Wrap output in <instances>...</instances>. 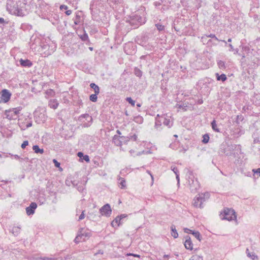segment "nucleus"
Here are the masks:
<instances>
[{
  "label": "nucleus",
  "mask_w": 260,
  "mask_h": 260,
  "mask_svg": "<svg viewBox=\"0 0 260 260\" xmlns=\"http://www.w3.org/2000/svg\"><path fill=\"white\" fill-rule=\"evenodd\" d=\"M126 255H127V256L132 255V256H133L134 257H139L140 256L139 255L136 254H132V253H127L126 254Z\"/></svg>",
  "instance_id": "61"
},
{
  "label": "nucleus",
  "mask_w": 260,
  "mask_h": 260,
  "mask_svg": "<svg viewBox=\"0 0 260 260\" xmlns=\"http://www.w3.org/2000/svg\"><path fill=\"white\" fill-rule=\"evenodd\" d=\"M38 259H41V260H55V258L54 257H41L39 258Z\"/></svg>",
  "instance_id": "44"
},
{
  "label": "nucleus",
  "mask_w": 260,
  "mask_h": 260,
  "mask_svg": "<svg viewBox=\"0 0 260 260\" xmlns=\"http://www.w3.org/2000/svg\"><path fill=\"white\" fill-rule=\"evenodd\" d=\"M171 169L172 171H173L174 172V173L175 174V175L179 173V171L176 167L172 166Z\"/></svg>",
  "instance_id": "46"
},
{
  "label": "nucleus",
  "mask_w": 260,
  "mask_h": 260,
  "mask_svg": "<svg viewBox=\"0 0 260 260\" xmlns=\"http://www.w3.org/2000/svg\"><path fill=\"white\" fill-rule=\"evenodd\" d=\"M165 117V115L159 116V114H157L156 117L155 118V127L156 128H158V127L161 125L162 123H163Z\"/></svg>",
  "instance_id": "14"
},
{
  "label": "nucleus",
  "mask_w": 260,
  "mask_h": 260,
  "mask_svg": "<svg viewBox=\"0 0 260 260\" xmlns=\"http://www.w3.org/2000/svg\"><path fill=\"white\" fill-rule=\"evenodd\" d=\"M60 10H67L68 9V7L66 5H61L60 7Z\"/></svg>",
  "instance_id": "59"
},
{
  "label": "nucleus",
  "mask_w": 260,
  "mask_h": 260,
  "mask_svg": "<svg viewBox=\"0 0 260 260\" xmlns=\"http://www.w3.org/2000/svg\"><path fill=\"white\" fill-rule=\"evenodd\" d=\"M215 75L217 80L218 81H222V82H224L227 80L226 76L224 74L219 75L218 73H216Z\"/></svg>",
  "instance_id": "20"
},
{
  "label": "nucleus",
  "mask_w": 260,
  "mask_h": 260,
  "mask_svg": "<svg viewBox=\"0 0 260 260\" xmlns=\"http://www.w3.org/2000/svg\"><path fill=\"white\" fill-rule=\"evenodd\" d=\"M205 36L207 38H211L212 39H214L216 41L223 42L225 45L227 44V42L224 40H219L214 34H211L210 35H205Z\"/></svg>",
  "instance_id": "25"
},
{
  "label": "nucleus",
  "mask_w": 260,
  "mask_h": 260,
  "mask_svg": "<svg viewBox=\"0 0 260 260\" xmlns=\"http://www.w3.org/2000/svg\"><path fill=\"white\" fill-rule=\"evenodd\" d=\"M11 94L7 89H3L2 91V99L5 102H8L10 99Z\"/></svg>",
  "instance_id": "15"
},
{
  "label": "nucleus",
  "mask_w": 260,
  "mask_h": 260,
  "mask_svg": "<svg viewBox=\"0 0 260 260\" xmlns=\"http://www.w3.org/2000/svg\"><path fill=\"white\" fill-rule=\"evenodd\" d=\"M129 139L128 137L115 135L113 138V142L115 145L119 146L122 145V142L128 141Z\"/></svg>",
  "instance_id": "9"
},
{
  "label": "nucleus",
  "mask_w": 260,
  "mask_h": 260,
  "mask_svg": "<svg viewBox=\"0 0 260 260\" xmlns=\"http://www.w3.org/2000/svg\"><path fill=\"white\" fill-rule=\"evenodd\" d=\"M229 46L230 48V49H229L230 51H233L234 50V48L233 45L231 44H229Z\"/></svg>",
  "instance_id": "62"
},
{
  "label": "nucleus",
  "mask_w": 260,
  "mask_h": 260,
  "mask_svg": "<svg viewBox=\"0 0 260 260\" xmlns=\"http://www.w3.org/2000/svg\"><path fill=\"white\" fill-rule=\"evenodd\" d=\"M243 119V117L242 115H237V121L238 122V120L242 121Z\"/></svg>",
  "instance_id": "58"
},
{
  "label": "nucleus",
  "mask_w": 260,
  "mask_h": 260,
  "mask_svg": "<svg viewBox=\"0 0 260 260\" xmlns=\"http://www.w3.org/2000/svg\"><path fill=\"white\" fill-rule=\"evenodd\" d=\"M46 93L47 94L50 95V96H52L54 93V91L52 89H49L46 91Z\"/></svg>",
  "instance_id": "50"
},
{
  "label": "nucleus",
  "mask_w": 260,
  "mask_h": 260,
  "mask_svg": "<svg viewBox=\"0 0 260 260\" xmlns=\"http://www.w3.org/2000/svg\"><path fill=\"white\" fill-rule=\"evenodd\" d=\"M205 201L204 198H203L200 194L197 196L193 200V206L196 208H203V203Z\"/></svg>",
  "instance_id": "11"
},
{
  "label": "nucleus",
  "mask_w": 260,
  "mask_h": 260,
  "mask_svg": "<svg viewBox=\"0 0 260 260\" xmlns=\"http://www.w3.org/2000/svg\"><path fill=\"white\" fill-rule=\"evenodd\" d=\"M49 105L51 108L55 109L57 108L58 103L56 100H52L49 101Z\"/></svg>",
  "instance_id": "23"
},
{
  "label": "nucleus",
  "mask_w": 260,
  "mask_h": 260,
  "mask_svg": "<svg viewBox=\"0 0 260 260\" xmlns=\"http://www.w3.org/2000/svg\"><path fill=\"white\" fill-rule=\"evenodd\" d=\"M120 179L121 180V182L120 183V184L121 185V188L124 189L126 187V182H125V181L123 178H120Z\"/></svg>",
  "instance_id": "41"
},
{
  "label": "nucleus",
  "mask_w": 260,
  "mask_h": 260,
  "mask_svg": "<svg viewBox=\"0 0 260 260\" xmlns=\"http://www.w3.org/2000/svg\"><path fill=\"white\" fill-rule=\"evenodd\" d=\"M211 127H212V128L213 129V130L214 131V132H218V133H220V129L217 126V125L216 124V121L215 120H213L211 123Z\"/></svg>",
  "instance_id": "22"
},
{
  "label": "nucleus",
  "mask_w": 260,
  "mask_h": 260,
  "mask_svg": "<svg viewBox=\"0 0 260 260\" xmlns=\"http://www.w3.org/2000/svg\"><path fill=\"white\" fill-rule=\"evenodd\" d=\"M145 18H143L137 15L133 16V17L129 20V24L133 27L134 28H137L139 25L142 23H145Z\"/></svg>",
  "instance_id": "8"
},
{
  "label": "nucleus",
  "mask_w": 260,
  "mask_h": 260,
  "mask_svg": "<svg viewBox=\"0 0 260 260\" xmlns=\"http://www.w3.org/2000/svg\"><path fill=\"white\" fill-rule=\"evenodd\" d=\"M126 101L128 102L132 106H135V101H134L131 97H127Z\"/></svg>",
  "instance_id": "40"
},
{
  "label": "nucleus",
  "mask_w": 260,
  "mask_h": 260,
  "mask_svg": "<svg viewBox=\"0 0 260 260\" xmlns=\"http://www.w3.org/2000/svg\"><path fill=\"white\" fill-rule=\"evenodd\" d=\"M79 120L83 123V127H87L91 124L92 118L88 114H84L79 117Z\"/></svg>",
  "instance_id": "6"
},
{
  "label": "nucleus",
  "mask_w": 260,
  "mask_h": 260,
  "mask_svg": "<svg viewBox=\"0 0 260 260\" xmlns=\"http://www.w3.org/2000/svg\"><path fill=\"white\" fill-rule=\"evenodd\" d=\"M21 110V108L20 107H17L6 110L5 112L6 118L9 120L16 119L18 117V114Z\"/></svg>",
  "instance_id": "5"
},
{
  "label": "nucleus",
  "mask_w": 260,
  "mask_h": 260,
  "mask_svg": "<svg viewBox=\"0 0 260 260\" xmlns=\"http://www.w3.org/2000/svg\"><path fill=\"white\" fill-rule=\"evenodd\" d=\"M191 234L200 241L201 240V235L198 231H193Z\"/></svg>",
  "instance_id": "33"
},
{
  "label": "nucleus",
  "mask_w": 260,
  "mask_h": 260,
  "mask_svg": "<svg viewBox=\"0 0 260 260\" xmlns=\"http://www.w3.org/2000/svg\"><path fill=\"white\" fill-rule=\"evenodd\" d=\"M82 239H80V235L78 234V233L77 234V236L76 237V238H75L74 239V242L76 243V244H78L79 243L81 240H82Z\"/></svg>",
  "instance_id": "43"
},
{
  "label": "nucleus",
  "mask_w": 260,
  "mask_h": 260,
  "mask_svg": "<svg viewBox=\"0 0 260 260\" xmlns=\"http://www.w3.org/2000/svg\"><path fill=\"white\" fill-rule=\"evenodd\" d=\"M188 185L191 192H196L200 188V184L197 178H196L192 172L188 173Z\"/></svg>",
  "instance_id": "3"
},
{
  "label": "nucleus",
  "mask_w": 260,
  "mask_h": 260,
  "mask_svg": "<svg viewBox=\"0 0 260 260\" xmlns=\"http://www.w3.org/2000/svg\"><path fill=\"white\" fill-rule=\"evenodd\" d=\"M6 7L10 13L22 17L28 14L30 7L25 3L18 0H7Z\"/></svg>",
  "instance_id": "1"
},
{
  "label": "nucleus",
  "mask_w": 260,
  "mask_h": 260,
  "mask_svg": "<svg viewBox=\"0 0 260 260\" xmlns=\"http://www.w3.org/2000/svg\"><path fill=\"white\" fill-rule=\"evenodd\" d=\"M252 172L254 173V174H257L260 176V168H258L257 169H253Z\"/></svg>",
  "instance_id": "53"
},
{
  "label": "nucleus",
  "mask_w": 260,
  "mask_h": 260,
  "mask_svg": "<svg viewBox=\"0 0 260 260\" xmlns=\"http://www.w3.org/2000/svg\"><path fill=\"white\" fill-rule=\"evenodd\" d=\"M90 87L91 88L93 89V90L94 91V93H95L96 94H99L100 93L99 87L97 85H96L95 83H91L90 84Z\"/></svg>",
  "instance_id": "26"
},
{
  "label": "nucleus",
  "mask_w": 260,
  "mask_h": 260,
  "mask_svg": "<svg viewBox=\"0 0 260 260\" xmlns=\"http://www.w3.org/2000/svg\"><path fill=\"white\" fill-rule=\"evenodd\" d=\"M240 48H241L242 52L243 53H245L246 54H248L250 52V49L249 47L248 46H245V45H243L241 44L240 46Z\"/></svg>",
  "instance_id": "24"
},
{
  "label": "nucleus",
  "mask_w": 260,
  "mask_h": 260,
  "mask_svg": "<svg viewBox=\"0 0 260 260\" xmlns=\"http://www.w3.org/2000/svg\"><path fill=\"white\" fill-rule=\"evenodd\" d=\"M53 162L54 163L55 166L56 167H59L60 166V163L58 162L56 159H53Z\"/></svg>",
  "instance_id": "57"
},
{
  "label": "nucleus",
  "mask_w": 260,
  "mask_h": 260,
  "mask_svg": "<svg viewBox=\"0 0 260 260\" xmlns=\"http://www.w3.org/2000/svg\"><path fill=\"white\" fill-rule=\"evenodd\" d=\"M184 246L187 249L190 250L193 249V243L191 240L190 237L188 236L185 237Z\"/></svg>",
  "instance_id": "16"
},
{
  "label": "nucleus",
  "mask_w": 260,
  "mask_h": 260,
  "mask_svg": "<svg viewBox=\"0 0 260 260\" xmlns=\"http://www.w3.org/2000/svg\"><path fill=\"white\" fill-rule=\"evenodd\" d=\"M80 38L83 41L88 40V36L87 34L85 33L84 35L81 36Z\"/></svg>",
  "instance_id": "42"
},
{
  "label": "nucleus",
  "mask_w": 260,
  "mask_h": 260,
  "mask_svg": "<svg viewBox=\"0 0 260 260\" xmlns=\"http://www.w3.org/2000/svg\"><path fill=\"white\" fill-rule=\"evenodd\" d=\"M137 138V136L136 135H134L132 136H131V139H133L134 141H136Z\"/></svg>",
  "instance_id": "64"
},
{
  "label": "nucleus",
  "mask_w": 260,
  "mask_h": 260,
  "mask_svg": "<svg viewBox=\"0 0 260 260\" xmlns=\"http://www.w3.org/2000/svg\"><path fill=\"white\" fill-rule=\"evenodd\" d=\"M254 140H253V143H260V140L258 138H257V137H254L253 138Z\"/></svg>",
  "instance_id": "56"
},
{
  "label": "nucleus",
  "mask_w": 260,
  "mask_h": 260,
  "mask_svg": "<svg viewBox=\"0 0 260 260\" xmlns=\"http://www.w3.org/2000/svg\"><path fill=\"white\" fill-rule=\"evenodd\" d=\"M81 23L80 21V17L79 15H76L75 19H74V24L75 25H79Z\"/></svg>",
  "instance_id": "39"
},
{
  "label": "nucleus",
  "mask_w": 260,
  "mask_h": 260,
  "mask_svg": "<svg viewBox=\"0 0 260 260\" xmlns=\"http://www.w3.org/2000/svg\"><path fill=\"white\" fill-rule=\"evenodd\" d=\"M134 73L137 77H140L142 75V71L137 68H136L134 70Z\"/></svg>",
  "instance_id": "35"
},
{
  "label": "nucleus",
  "mask_w": 260,
  "mask_h": 260,
  "mask_svg": "<svg viewBox=\"0 0 260 260\" xmlns=\"http://www.w3.org/2000/svg\"><path fill=\"white\" fill-rule=\"evenodd\" d=\"M80 236V239H82L83 241L85 240V238H88L91 236L90 232L88 230H84L83 228H80L78 232Z\"/></svg>",
  "instance_id": "12"
},
{
  "label": "nucleus",
  "mask_w": 260,
  "mask_h": 260,
  "mask_svg": "<svg viewBox=\"0 0 260 260\" xmlns=\"http://www.w3.org/2000/svg\"><path fill=\"white\" fill-rule=\"evenodd\" d=\"M155 26L159 31L164 30L165 29V26L161 24L160 23L155 24Z\"/></svg>",
  "instance_id": "36"
},
{
  "label": "nucleus",
  "mask_w": 260,
  "mask_h": 260,
  "mask_svg": "<svg viewBox=\"0 0 260 260\" xmlns=\"http://www.w3.org/2000/svg\"><path fill=\"white\" fill-rule=\"evenodd\" d=\"M184 232L188 233V234H191V233H192V232L193 231L190 230L189 229H187V228H185L184 229Z\"/></svg>",
  "instance_id": "55"
},
{
  "label": "nucleus",
  "mask_w": 260,
  "mask_h": 260,
  "mask_svg": "<svg viewBox=\"0 0 260 260\" xmlns=\"http://www.w3.org/2000/svg\"><path fill=\"white\" fill-rule=\"evenodd\" d=\"M171 235L173 236L174 238H177L178 237V234L177 233V231L176 229V227L174 225L172 224L171 226Z\"/></svg>",
  "instance_id": "21"
},
{
  "label": "nucleus",
  "mask_w": 260,
  "mask_h": 260,
  "mask_svg": "<svg viewBox=\"0 0 260 260\" xmlns=\"http://www.w3.org/2000/svg\"><path fill=\"white\" fill-rule=\"evenodd\" d=\"M156 150V147L151 143H147V153H153Z\"/></svg>",
  "instance_id": "18"
},
{
  "label": "nucleus",
  "mask_w": 260,
  "mask_h": 260,
  "mask_svg": "<svg viewBox=\"0 0 260 260\" xmlns=\"http://www.w3.org/2000/svg\"><path fill=\"white\" fill-rule=\"evenodd\" d=\"M233 51H234V54H238L239 55H240V53H239V49L238 48L234 49Z\"/></svg>",
  "instance_id": "60"
},
{
  "label": "nucleus",
  "mask_w": 260,
  "mask_h": 260,
  "mask_svg": "<svg viewBox=\"0 0 260 260\" xmlns=\"http://www.w3.org/2000/svg\"><path fill=\"white\" fill-rule=\"evenodd\" d=\"M217 65L220 69L224 70L226 68L225 63L222 60H219L217 62Z\"/></svg>",
  "instance_id": "32"
},
{
  "label": "nucleus",
  "mask_w": 260,
  "mask_h": 260,
  "mask_svg": "<svg viewBox=\"0 0 260 260\" xmlns=\"http://www.w3.org/2000/svg\"><path fill=\"white\" fill-rule=\"evenodd\" d=\"M72 12V10H67V11L65 12V13H66V15H71V14Z\"/></svg>",
  "instance_id": "63"
},
{
  "label": "nucleus",
  "mask_w": 260,
  "mask_h": 260,
  "mask_svg": "<svg viewBox=\"0 0 260 260\" xmlns=\"http://www.w3.org/2000/svg\"><path fill=\"white\" fill-rule=\"evenodd\" d=\"M103 5L101 0H94L90 5V9L92 13H96L98 11L103 10Z\"/></svg>",
  "instance_id": "7"
},
{
  "label": "nucleus",
  "mask_w": 260,
  "mask_h": 260,
  "mask_svg": "<svg viewBox=\"0 0 260 260\" xmlns=\"http://www.w3.org/2000/svg\"><path fill=\"white\" fill-rule=\"evenodd\" d=\"M83 159L84 160H85L86 162H89V161L90 159H89V157L88 155H83Z\"/></svg>",
  "instance_id": "54"
},
{
  "label": "nucleus",
  "mask_w": 260,
  "mask_h": 260,
  "mask_svg": "<svg viewBox=\"0 0 260 260\" xmlns=\"http://www.w3.org/2000/svg\"><path fill=\"white\" fill-rule=\"evenodd\" d=\"M237 147H241L240 145H237L233 144H229L227 142L222 143L219 148V153H223L226 156L231 155L233 154V151L237 148Z\"/></svg>",
  "instance_id": "2"
},
{
  "label": "nucleus",
  "mask_w": 260,
  "mask_h": 260,
  "mask_svg": "<svg viewBox=\"0 0 260 260\" xmlns=\"http://www.w3.org/2000/svg\"><path fill=\"white\" fill-rule=\"evenodd\" d=\"M121 219L119 216H117L115 218V219L111 222V225L114 227L115 226H119L120 224V222Z\"/></svg>",
  "instance_id": "28"
},
{
  "label": "nucleus",
  "mask_w": 260,
  "mask_h": 260,
  "mask_svg": "<svg viewBox=\"0 0 260 260\" xmlns=\"http://www.w3.org/2000/svg\"><path fill=\"white\" fill-rule=\"evenodd\" d=\"M244 134V130H242L239 128H237L235 129V130L234 131L233 135L235 138H238V137H240L241 135H243Z\"/></svg>",
  "instance_id": "19"
},
{
  "label": "nucleus",
  "mask_w": 260,
  "mask_h": 260,
  "mask_svg": "<svg viewBox=\"0 0 260 260\" xmlns=\"http://www.w3.org/2000/svg\"><path fill=\"white\" fill-rule=\"evenodd\" d=\"M203 198H204V200H205V198H208L209 197V193L208 192H205L204 194H200Z\"/></svg>",
  "instance_id": "52"
},
{
  "label": "nucleus",
  "mask_w": 260,
  "mask_h": 260,
  "mask_svg": "<svg viewBox=\"0 0 260 260\" xmlns=\"http://www.w3.org/2000/svg\"><path fill=\"white\" fill-rule=\"evenodd\" d=\"M20 227L19 226H14L12 228L11 233L14 235L17 236L19 234L20 231Z\"/></svg>",
  "instance_id": "27"
},
{
  "label": "nucleus",
  "mask_w": 260,
  "mask_h": 260,
  "mask_svg": "<svg viewBox=\"0 0 260 260\" xmlns=\"http://www.w3.org/2000/svg\"><path fill=\"white\" fill-rule=\"evenodd\" d=\"M32 149L36 153H41L42 154L44 152L43 149H40L38 145H34L32 147Z\"/></svg>",
  "instance_id": "30"
},
{
  "label": "nucleus",
  "mask_w": 260,
  "mask_h": 260,
  "mask_svg": "<svg viewBox=\"0 0 260 260\" xmlns=\"http://www.w3.org/2000/svg\"><path fill=\"white\" fill-rule=\"evenodd\" d=\"M19 62L21 66L24 67H30L32 65V62L28 59L24 60L21 58L19 60Z\"/></svg>",
  "instance_id": "17"
},
{
  "label": "nucleus",
  "mask_w": 260,
  "mask_h": 260,
  "mask_svg": "<svg viewBox=\"0 0 260 260\" xmlns=\"http://www.w3.org/2000/svg\"><path fill=\"white\" fill-rule=\"evenodd\" d=\"M9 154L11 155V156H13L14 158L16 159H19L20 161H22L23 160L22 158H21L19 155H18L17 154L13 155V154H11L10 153Z\"/></svg>",
  "instance_id": "47"
},
{
  "label": "nucleus",
  "mask_w": 260,
  "mask_h": 260,
  "mask_svg": "<svg viewBox=\"0 0 260 260\" xmlns=\"http://www.w3.org/2000/svg\"><path fill=\"white\" fill-rule=\"evenodd\" d=\"M100 212L102 216H105L106 217L110 216L112 213V210L110 205L109 204H107L104 205L100 209Z\"/></svg>",
  "instance_id": "10"
},
{
  "label": "nucleus",
  "mask_w": 260,
  "mask_h": 260,
  "mask_svg": "<svg viewBox=\"0 0 260 260\" xmlns=\"http://www.w3.org/2000/svg\"><path fill=\"white\" fill-rule=\"evenodd\" d=\"M203 139L202 140V142L204 144H206L209 142V136L208 134H205L203 135Z\"/></svg>",
  "instance_id": "38"
},
{
  "label": "nucleus",
  "mask_w": 260,
  "mask_h": 260,
  "mask_svg": "<svg viewBox=\"0 0 260 260\" xmlns=\"http://www.w3.org/2000/svg\"><path fill=\"white\" fill-rule=\"evenodd\" d=\"M189 260H203V257L198 255H193Z\"/></svg>",
  "instance_id": "37"
},
{
  "label": "nucleus",
  "mask_w": 260,
  "mask_h": 260,
  "mask_svg": "<svg viewBox=\"0 0 260 260\" xmlns=\"http://www.w3.org/2000/svg\"><path fill=\"white\" fill-rule=\"evenodd\" d=\"M163 124L165 125L168 126L169 127H171L172 126L173 122L170 120V119L167 118L166 117H165L164 121Z\"/></svg>",
  "instance_id": "29"
},
{
  "label": "nucleus",
  "mask_w": 260,
  "mask_h": 260,
  "mask_svg": "<svg viewBox=\"0 0 260 260\" xmlns=\"http://www.w3.org/2000/svg\"><path fill=\"white\" fill-rule=\"evenodd\" d=\"M28 145V141H24L23 143L21 144V148L22 149H24L27 145Z\"/></svg>",
  "instance_id": "45"
},
{
  "label": "nucleus",
  "mask_w": 260,
  "mask_h": 260,
  "mask_svg": "<svg viewBox=\"0 0 260 260\" xmlns=\"http://www.w3.org/2000/svg\"><path fill=\"white\" fill-rule=\"evenodd\" d=\"M96 94L94 93V94H91L89 96L90 100L92 102H96L97 101L98 96Z\"/></svg>",
  "instance_id": "34"
},
{
  "label": "nucleus",
  "mask_w": 260,
  "mask_h": 260,
  "mask_svg": "<svg viewBox=\"0 0 260 260\" xmlns=\"http://www.w3.org/2000/svg\"><path fill=\"white\" fill-rule=\"evenodd\" d=\"M85 217L84 211H83L79 216L78 220H81L83 219Z\"/></svg>",
  "instance_id": "51"
},
{
  "label": "nucleus",
  "mask_w": 260,
  "mask_h": 260,
  "mask_svg": "<svg viewBox=\"0 0 260 260\" xmlns=\"http://www.w3.org/2000/svg\"><path fill=\"white\" fill-rule=\"evenodd\" d=\"M31 125H32V123H31V122H28V123L26 124V127H22V126H21V129H22L24 130V129H25V128H26L29 127L31 126Z\"/></svg>",
  "instance_id": "49"
},
{
  "label": "nucleus",
  "mask_w": 260,
  "mask_h": 260,
  "mask_svg": "<svg viewBox=\"0 0 260 260\" xmlns=\"http://www.w3.org/2000/svg\"><path fill=\"white\" fill-rule=\"evenodd\" d=\"M246 253H247V255L249 257L251 258L252 259L254 260V259H257V255H256L255 254V253H253V252H250L249 251L248 249H246Z\"/></svg>",
  "instance_id": "31"
},
{
  "label": "nucleus",
  "mask_w": 260,
  "mask_h": 260,
  "mask_svg": "<svg viewBox=\"0 0 260 260\" xmlns=\"http://www.w3.org/2000/svg\"><path fill=\"white\" fill-rule=\"evenodd\" d=\"M147 173L149 174L150 175V176L151 179V183H150V185L152 186L153 184V182H154L153 176L152 175V174L149 171H147Z\"/></svg>",
  "instance_id": "48"
},
{
  "label": "nucleus",
  "mask_w": 260,
  "mask_h": 260,
  "mask_svg": "<svg viewBox=\"0 0 260 260\" xmlns=\"http://www.w3.org/2000/svg\"><path fill=\"white\" fill-rule=\"evenodd\" d=\"M221 218L223 220L231 221L236 218V212L233 209L226 208L221 213Z\"/></svg>",
  "instance_id": "4"
},
{
  "label": "nucleus",
  "mask_w": 260,
  "mask_h": 260,
  "mask_svg": "<svg viewBox=\"0 0 260 260\" xmlns=\"http://www.w3.org/2000/svg\"><path fill=\"white\" fill-rule=\"evenodd\" d=\"M37 207V205L36 203L32 202L30 205L26 208V212L27 215H32L35 213V210Z\"/></svg>",
  "instance_id": "13"
}]
</instances>
